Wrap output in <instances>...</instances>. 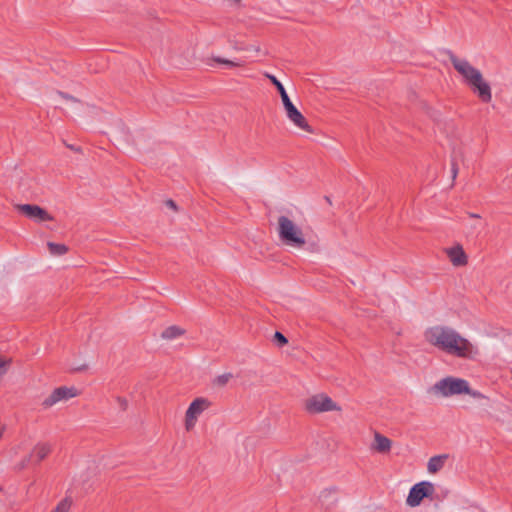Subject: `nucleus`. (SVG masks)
<instances>
[{"instance_id":"f257e3e1","label":"nucleus","mask_w":512,"mask_h":512,"mask_svg":"<svg viewBox=\"0 0 512 512\" xmlns=\"http://www.w3.org/2000/svg\"><path fill=\"white\" fill-rule=\"evenodd\" d=\"M424 337L432 346L455 357L471 358L478 354L477 348L469 340L448 326L429 327L426 329Z\"/></svg>"},{"instance_id":"f03ea898","label":"nucleus","mask_w":512,"mask_h":512,"mask_svg":"<svg viewBox=\"0 0 512 512\" xmlns=\"http://www.w3.org/2000/svg\"><path fill=\"white\" fill-rule=\"evenodd\" d=\"M450 61L454 69L462 76L464 83L484 103H489L492 99L491 87L483 79L481 71L472 66L466 59L458 58L455 55L450 56Z\"/></svg>"},{"instance_id":"7ed1b4c3","label":"nucleus","mask_w":512,"mask_h":512,"mask_svg":"<svg viewBox=\"0 0 512 512\" xmlns=\"http://www.w3.org/2000/svg\"><path fill=\"white\" fill-rule=\"evenodd\" d=\"M278 236L283 244L296 249H301L305 246L306 240L301 228L296 225L287 216H280L278 218Z\"/></svg>"},{"instance_id":"20e7f679","label":"nucleus","mask_w":512,"mask_h":512,"mask_svg":"<svg viewBox=\"0 0 512 512\" xmlns=\"http://www.w3.org/2000/svg\"><path fill=\"white\" fill-rule=\"evenodd\" d=\"M432 390L435 394L441 395L442 397L460 395L469 391V382L462 378L448 376L437 381L433 385Z\"/></svg>"},{"instance_id":"39448f33","label":"nucleus","mask_w":512,"mask_h":512,"mask_svg":"<svg viewBox=\"0 0 512 512\" xmlns=\"http://www.w3.org/2000/svg\"><path fill=\"white\" fill-rule=\"evenodd\" d=\"M305 409L312 414L328 412V411H341V407L326 394L320 393L311 396L305 402Z\"/></svg>"},{"instance_id":"423d86ee","label":"nucleus","mask_w":512,"mask_h":512,"mask_svg":"<svg viewBox=\"0 0 512 512\" xmlns=\"http://www.w3.org/2000/svg\"><path fill=\"white\" fill-rule=\"evenodd\" d=\"M208 399L199 397L193 400L185 413V429L191 431L197 422L198 417L210 407Z\"/></svg>"},{"instance_id":"0eeeda50","label":"nucleus","mask_w":512,"mask_h":512,"mask_svg":"<svg viewBox=\"0 0 512 512\" xmlns=\"http://www.w3.org/2000/svg\"><path fill=\"white\" fill-rule=\"evenodd\" d=\"M434 492V485L429 481H422L413 485L406 499V503L410 507H417L422 500L429 497Z\"/></svg>"},{"instance_id":"6e6552de","label":"nucleus","mask_w":512,"mask_h":512,"mask_svg":"<svg viewBox=\"0 0 512 512\" xmlns=\"http://www.w3.org/2000/svg\"><path fill=\"white\" fill-rule=\"evenodd\" d=\"M78 395V391L74 387L61 386L54 389L49 396L42 401V406L47 409L60 401H66Z\"/></svg>"},{"instance_id":"1a4fd4ad","label":"nucleus","mask_w":512,"mask_h":512,"mask_svg":"<svg viewBox=\"0 0 512 512\" xmlns=\"http://www.w3.org/2000/svg\"><path fill=\"white\" fill-rule=\"evenodd\" d=\"M17 210L24 216L37 223L53 220V217L43 208L34 204H20Z\"/></svg>"},{"instance_id":"9d476101","label":"nucleus","mask_w":512,"mask_h":512,"mask_svg":"<svg viewBox=\"0 0 512 512\" xmlns=\"http://www.w3.org/2000/svg\"><path fill=\"white\" fill-rule=\"evenodd\" d=\"M287 118L299 129L309 132H312L311 126L308 124L307 120L303 116V114L297 109V107L290 108L289 111L286 112Z\"/></svg>"},{"instance_id":"9b49d317","label":"nucleus","mask_w":512,"mask_h":512,"mask_svg":"<svg viewBox=\"0 0 512 512\" xmlns=\"http://www.w3.org/2000/svg\"><path fill=\"white\" fill-rule=\"evenodd\" d=\"M446 253L454 266L459 267L467 264V255L461 245L448 248Z\"/></svg>"},{"instance_id":"f8f14e48","label":"nucleus","mask_w":512,"mask_h":512,"mask_svg":"<svg viewBox=\"0 0 512 512\" xmlns=\"http://www.w3.org/2000/svg\"><path fill=\"white\" fill-rule=\"evenodd\" d=\"M52 445L47 442H38L32 449L30 455H32V459L34 464H39L42 460H44L51 452Z\"/></svg>"},{"instance_id":"ddd939ff","label":"nucleus","mask_w":512,"mask_h":512,"mask_svg":"<svg viewBox=\"0 0 512 512\" xmlns=\"http://www.w3.org/2000/svg\"><path fill=\"white\" fill-rule=\"evenodd\" d=\"M392 441L382 434L376 432L372 448L379 453H387L391 450Z\"/></svg>"},{"instance_id":"4468645a","label":"nucleus","mask_w":512,"mask_h":512,"mask_svg":"<svg viewBox=\"0 0 512 512\" xmlns=\"http://www.w3.org/2000/svg\"><path fill=\"white\" fill-rule=\"evenodd\" d=\"M449 458L448 454H440L432 456L427 463V470L431 474H435L439 472L445 465L447 459Z\"/></svg>"},{"instance_id":"2eb2a0df","label":"nucleus","mask_w":512,"mask_h":512,"mask_svg":"<svg viewBox=\"0 0 512 512\" xmlns=\"http://www.w3.org/2000/svg\"><path fill=\"white\" fill-rule=\"evenodd\" d=\"M184 333L185 330L181 327L177 325H171L162 331L161 337L165 340H173L184 335Z\"/></svg>"},{"instance_id":"dca6fc26","label":"nucleus","mask_w":512,"mask_h":512,"mask_svg":"<svg viewBox=\"0 0 512 512\" xmlns=\"http://www.w3.org/2000/svg\"><path fill=\"white\" fill-rule=\"evenodd\" d=\"M48 248L51 254L61 256L67 252V247L64 244L48 242Z\"/></svg>"},{"instance_id":"f3484780","label":"nucleus","mask_w":512,"mask_h":512,"mask_svg":"<svg viewBox=\"0 0 512 512\" xmlns=\"http://www.w3.org/2000/svg\"><path fill=\"white\" fill-rule=\"evenodd\" d=\"M265 76L272 82V84L276 87L277 92H279L281 98L283 95H288L283 84L272 74L266 73Z\"/></svg>"},{"instance_id":"a211bd4d","label":"nucleus","mask_w":512,"mask_h":512,"mask_svg":"<svg viewBox=\"0 0 512 512\" xmlns=\"http://www.w3.org/2000/svg\"><path fill=\"white\" fill-rule=\"evenodd\" d=\"M71 507V500L68 498L63 499L58 503L56 508L51 512H68Z\"/></svg>"},{"instance_id":"6ab92c4d","label":"nucleus","mask_w":512,"mask_h":512,"mask_svg":"<svg viewBox=\"0 0 512 512\" xmlns=\"http://www.w3.org/2000/svg\"><path fill=\"white\" fill-rule=\"evenodd\" d=\"M29 464H34L32 455H30V454L26 455L21 461H19L15 465V469L18 471H21V470L25 469Z\"/></svg>"},{"instance_id":"aec40b11","label":"nucleus","mask_w":512,"mask_h":512,"mask_svg":"<svg viewBox=\"0 0 512 512\" xmlns=\"http://www.w3.org/2000/svg\"><path fill=\"white\" fill-rule=\"evenodd\" d=\"M232 378V374L231 373H224L222 375H218L213 383L215 385H218V386H224L228 383V381Z\"/></svg>"},{"instance_id":"412c9836","label":"nucleus","mask_w":512,"mask_h":512,"mask_svg":"<svg viewBox=\"0 0 512 512\" xmlns=\"http://www.w3.org/2000/svg\"><path fill=\"white\" fill-rule=\"evenodd\" d=\"M10 362V359H4L0 356V378L7 373Z\"/></svg>"},{"instance_id":"4be33fe9","label":"nucleus","mask_w":512,"mask_h":512,"mask_svg":"<svg viewBox=\"0 0 512 512\" xmlns=\"http://www.w3.org/2000/svg\"><path fill=\"white\" fill-rule=\"evenodd\" d=\"M274 340L280 347L284 346L288 342L287 338L279 331L275 332Z\"/></svg>"},{"instance_id":"5701e85b","label":"nucleus","mask_w":512,"mask_h":512,"mask_svg":"<svg viewBox=\"0 0 512 512\" xmlns=\"http://www.w3.org/2000/svg\"><path fill=\"white\" fill-rule=\"evenodd\" d=\"M281 100L286 112L289 111L290 108L295 107V105L292 103L288 95H283V98H281Z\"/></svg>"},{"instance_id":"b1692460","label":"nucleus","mask_w":512,"mask_h":512,"mask_svg":"<svg viewBox=\"0 0 512 512\" xmlns=\"http://www.w3.org/2000/svg\"><path fill=\"white\" fill-rule=\"evenodd\" d=\"M464 394H468L475 399H487V397L485 395H483L480 391L472 390L470 387H469V391L464 392Z\"/></svg>"},{"instance_id":"393cba45","label":"nucleus","mask_w":512,"mask_h":512,"mask_svg":"<svg viewBox=\"0 0 512 512\" xmlns=\"http://www.w3.org/2000/svg\"><path fill=\"white\" fill-rule=\"evenodd\" d=\"M218 63H221V64H225L229 67H234V66H237V63H234L233 61H230V60H227V59H223V58H216L215 59Z\"/></svg>"},{"instance_id":"a878e982","label":"nucleus","mask_w":512,"mask_h":512,"mask_svg":"<svg viewBox=\"0 0 512 512\" xmlns=\"http://www.w3.org/2000/svg\"><path fill=\"white\" fill-rule=\"evenodd\" d=\"M59 95H60L61 97H63L64 99H66V100H69V101H72V102L78 103L77 99H75V98H74L73 96H71V95H68V94H65V93H62V92H60V93H59Z\"/></svg>"},{"instance_id":"bb28decb","label":"nucleus","mask_w":512,"mask_h":512,"mask_svg":"<svg viewBox=\"0 0 512 512\" xmlns=\"http://www.w3.org/2000/svg\"><path fill=\"white\" fill-rule=\"evenodd\" d=\"M166 206L171 208V209H173V210H177L176 203L173 200H171V199L166 201Z\"/></svg>"},{"instance_id":"cd10ccee","label":"nucleus","mask_w":512,"mask_h":512,"mask_svg":"<svg viewBox=\"0 0 512 512\" xmlns=\"http://www.w3.org/2000/svg\"><path fill=\"white\" fill-rule=\"evenodd\" d=\"M457 171H458V170H457L456 165H455V164H453V165H452V176H453V178H455V177H456V175H457Z\"/></svg>"},{"instance_id":"c85d7f7f","label":"nucleus","mask_w":512,"mask_h":512,"mask_svg":"<svg viewBox=\"0 0 512 512\" xmlns=\"http://www.w3.org/2000/svg\"><path fill=\"white\" fill-rule=\"evenodd\" d=\"M469 215H470V217H473V218H479L480 217L478 214H474V213H470Z\"/></svg>"},{"instance_id":"c756f323","label":"nucleus","mask_w":512,"mask_h":512,"mask_svg":"<svg viewBox=\"0 0 512 512\" xmlns=\"http://www.w3.org/2000/svg\"><path fill=\"white\" fill-rule=\"evenodd\" d=\"M69 148H71L72 150H77L75 146H69Z\"/></svg>"}]
</instances>
